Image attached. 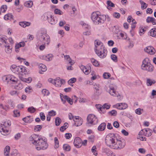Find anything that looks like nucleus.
<instances>
[{
	"label": "nucleus",
	"instance_id": "4",
	"mask_svg": "<svg viewBox=\"0 0 156 156\" xmlns=\"http://www.w3.org/2000/svg\"><path fill=\"white\" fill-rule=\"evenodd\" d=\"M11 70L14 73L19 75V76H23L25 74L26 69L25 67L22 66H17L12 65L10 67Z\"/></svg>",
	"mask_w": 156,
	"mask_h": 156
},
{
	"label": "nucleus",
	"instance_id": "49",
	"mask_svg": "<svg viewBox=\"0 0 156 156\" xmlns=\"http://www.w3.org/2000/svg\"><path fill=\"white\" fill-rule=\"evenodd\" d=\"M143 135V134H140V132L137 137V139L142 141H145L146 138Z\"/></svg>",
	"mask_w": 156,
	"mask_h": 156
},
{
	"label": "nucleus",
	"instance_id": "60",
	"mask_svg": "<svg viewBox=\"0 0 156 156\" xmlns=\"http://www.w3.org/2000/svg\"><path fill=\"white\" fill-rule=\"evenodd\" d=\"M91 151L94 155L95 156L97 155V151L96 150V147L95 146H94L92 147L91 149Z\"/></svg>",
	"mask_w": 156,
	"mask_h": 156
},
{
	"label": "nucleus",
	"instance_id": "32",
	"mask_svg": "<svg viewBox=\"0 0 156 156\" xmlns=\"http://www.w3.org/2000/svg\"><path fill=\"white\" fill-rule=\"evenodd\" d=\"M4 46L5 47V52L7 54H10L12 51V47L10 46L8 44H7Z\"/></svg>",
	"mask_w": 156,
	"mask_h": 156
},
{
	"label": "nucleus",
	"instance_id": "21",
	"mask_svg": "<svg viewBox=\"0 0 156 156\" xmlns=\"http://www.w3.org/2000/svg\"><path fill=\"white\" fill-rule=\"evenodd\" d=\"M73 144L76 147L79 148L82 145V141L80 138L76 137L74 140Z\"/></svg>",
	"mask_w": 156,
	"mask_h": 156
},
{
	"label": "nucleus",
	"instance_id": "47",
	"mask_svg": "<svg viewBox=\"0 0 156 156\" xmlns=\"http://www.w3.org/2000/svg\"><path fill=\"white\" fill-rule=\"evenodd\" d=\"M33 5V2L31 1H27L24 3V6L27 7H31Z\"/></svg>",
	"mask_w": 156,
	"mask_h": 156
},
{
	"label": "nucleus",
	"instance_id": "10",
	"mask_svg": "<svg viewBox=\"0 0 156 156\" xmlns=\"http://www.w3.org/2000/svg\"><path fill=\"white\" fill-rule=\"evenodd\" d=\"M95 54L101 58H104L106 56L107 51L105 47L94 50Z\"/></svg>",
	"mask_w": 156,
	"mask_h": 156
},
{
	"label": "nucleus",
	"instance_id": "52",
	"mask_svg": "<svg viewBox=\"0 0 156 156\" xmlns=\"http://www.w3.org/2000/svg\"><path fill=\"white\" fill-rule=\"evenodd\" d=\"M148 34L152 37H155L156 36V30H150L148 32Z\"/></svg>",
	"mask_w": 156,
	"mask_h": 156
},
{
	"label": "nucleus",
	"instance_id": "43",
	"mask_svg": "<svg viewBox=\"0 0 156 156\" xmlns=\"http://www.w3.org/2000/svg\"><path fill=\"white\" fill-rule=\"evenodd\" d=\"M13 16L12 14L8 13L5 15L4 18L5 20H7L12 19Z\"/></svg>",
	"mask_w": 156,
	"mask_h": 156
},
{
	"label": "nucleus",
	"instance_id": "39",
	"mask_svg": "<svg viewBox=\"0 0 156 156\" xmlns=\"http://www.w3.org/2000/svg\"><path fill=\"white\" fill-rule=\"evenodd\" d=\"M146 22L148 23L150 22L152 23V24L153 25H155L156 24V20L155 18H154L150 17H148L146 19Z\"/></svg>",
	"mask_w": 156,
	"mask_h": 156
},
{
	"label": "nucleus",
	"instance_id": "38",
	"mask_svg": "<svg viewBox=\"0 0 156 156\" xmlns=\"http://www.w3.org/2000/svg\"><path fill=\"white\" fill-rule=\"evenodd\" d=\"M90 62L95 67H99L100 64L99 62L94 58H91L90 59Z\"/></svg>",
	"mask_w": 156,
	"mask_h": 156
},
{
	"label": "nucleus",
	"instance_id": "61",
	"mask_svg": "<svg viewBox=\"0 0 156 156\" xmlns=\"http://www.w3.org/2000/svg\"><path fill=\"white\" fill-rule=\"evenodd\" d=\"M42 126L41 125H37L34 127V131L35 132L40 131L42 128Z\"/></svg>",
	"mask_w": 156,
	"mask_h": 156
},
{
	"label": "nucleus",
	"instance_id": "53",
	"mask_svg": "<svg viewBox=\"0 0 156 156\" xmlns=\"http://www.w3.org/2000/svg\"><path fill=\"white\" fill-rule=\"evenodd\" d=\"M32 88L30 86H28L26 87L25 89V92L29 94L31 93L32 91Z\"/></svg>",
	"mask_w": 156,
	"mask_h": 156
},
{
	"label": "nucleus",
	"instance_id": "30",
	"mask_svg": "<svg viewBox=\"0 0 156 156\" xmlns=\"http://www.w3.org/2000/svg\"><path fill=\"white\" fill-rule=\"evenodd\" d=\"M156 83L155 80L149 78L146 79V85L147 86H151L154 84Z\"/></svg>",
	"mask_w": 156,
	"mask_h": 156
},
{
	"label": "nucleus",
	"instance_id": "55",
	"mask_svg": "<svg viewBox=\"0 0 156 156\" xmlns=\"http://www.w3.org/2000/svg\"><path fill=\"white\" fill-rule=\"evenodd\" d=\"M63 150L66 151H70L71 149L70 146L68 144H64L63 145Z\"/></svg>",
	"mask_w": 156,
	"mask_h": 156
},
{
	"label": "nucleus",
	"instance_id": "40",
	"mask_svg": "<svg viewBox=\"0 0 156 156\" xmlns=\"http://www.w3.org/2000/svg\"><path fill=\"white\" fill-rule=\"evenodd\" d=\"M60 98L61 100L62 101L63 104H65L67 99H68L69 97L67 95H63L62 94H60Z\"/></svg>",
	"mask_w": 156,
	"mask_h": 156
},
{
	"label": "nucleus",
	"instance_id": "14",
	"mask_svg": "<svg viewBox=\"0 0 156 156\" xmlns=\"http://www.w3.org/2000/svg\"><path fill=\"white\" fill-rule=\"evenodd\" d=\"M44 17L47 19L48 22L51 24H55L57 22V18L56 17H54L51 15L48 16L46 14L44 15Z\"/></svg>",
	"mask_w": 156,
	"mask_h": 156
},
{
	"label": "nucleus",
	"instance_id": "46",
	"mask_svg": "<svg viewBox=\"0 0 156 156\" xmlns=\"http://www.w3.org/2000/svg\"><path fill=\"white\" fill-rule=\"evenodd\" d=\"M9 74L4 75L2 77V80L3 82H7L8 83H9Z\"/></svg>",
	"mask_w": 156,
	"mask_h": 156
},
{
	"label": "nucleus",
	"instance_id": "3",
	"mask_svg": "<svg viewBox=\"0 0 156 156\" xmlns=\"http://www.w3.org/2000/svg\"><path fill=\"white\" fill-rule=\"evenodd\" d=\"M91 19L95 24H101L104 22L106 16H105L101 15L100 12L97 11L92 13Z\"/></svg>",
	"mask_w": 156,
	"mask_h": 156
},
{
	"label": "nucleus",
	"instance_id": "37",
	"mask_svg": "<svg viewBox=\"0 0 156 156\" xmlns=\"http://www.w3.org/2000/svg\"><path fill=\"white\" fill-rule=\"evenodd\" d=\"M106 126V124L105 122H103L99 126L98 128V129L99 131H104L105 128Z\"/></svg>",
	"mask_w": 156,
	"mask_h": 156
},
{
	"label": "nucleus",
	"instance_id": "11",
	"mask_svg": "<svg viewBox=\"0 0 156 156\" xmlns=\"http://www.w3.org/2000/svg\"><path fill=\"white\" fill-rule=\"evenodd\" d=\"M95 54L101 58H104L106 56L107 51L105 47L94 50Z\"/></svg>",
	"mask_w": 156,
	"mask_h": 156
},
{
	"label": "nucleus",
	"instance_id": "1",
	"mask_svg": "<svg viewBox=\"0 0 156 156\" xmlns=\"http://www.w3.org/2000/svg\"><path fill=\"white\" fill-rule=\"evenodd\" d=\"M105 143L111 148L116 150L123 148L126 144L123 138H119L117 135L113 133H109L106 135Z\"/></svg>",
	"mask_w": 156,
	"mask_h": 156
},
{
	"label": "nucleus",
	"instance_id": "18",
	"mask_svg": "<svg viewBox=\"0 0 156 156\" xmlns=\"http://www.w3.org/2000/svg\"><path fill=\"white\" fill-rule=\"evenodd\" d=\"M144 51L145 52L150 55H154L155 53V49L151 46L146 47L144 49Z\"/></svg>",
	"mask_w": 156,
	"mask_h": 156
},
{
	"label": "nucleus",
	"instance_id": "44",
	"mask_svg": "<svg viewBox=\"0 0 156 156\" xmlns=\"http://www.w3.org/2000/svg\"><path fill=\"white\" fill-rule=\"evenodd\" d=\"M7 108L8 109H12L14 106V103L11 101H9L8 102V104L7 106Z\"/></svg>",
	"mask_w": 156,
	"mask_h": 156
},
{
	"label": "nucleus",
	"instance_id": "34",
	"mask_svg": "<svg viewBox=\"0 0 156 156\" xmlns=\"http://www.w3.org/2000/svg\"><path fill=\"white\" fill-rule=\"evenodd\" d=\"M79 25L82 26L83 28L88 29L91 28L90 25L88 24L85 23L83 21H80L79 23Z\"/></svg>",
	"mask_w": 156,
	"mask_h": 156
},
{
	"label": "nucleus",
	"instance_id": "24",
	"mask_svg": "<svg viewBox=\"0 0 156 156\" xmlns=\"http://www.w3.org/2000/svg\"><path fill=\"white\" fill-rule=\"evenodd\" d=\"M90 75L91 76L90 79L92 80H98L100 78V76L97 74L95 71L94 70L91 71Z\"/></svg>",
	"mask_w": 156,
	"mask_h": 156
},
{
	"label": "nucleus",
	"instance_id": "45",
	"mask_svg": "<svg viewBox=\"0 0 156 156\" xmlns=\"http://www.w3.org/2000/svg\"><path fill=\"white\" fill-rule=\"evenodd\" d=\"M23 88V85L21 83H19L17 85L15 86L14 88L17 90H21Z\"/></svg>",
	"mask_w": 156,
	"mask_h": 156
},
{
	"label": "nucleus",
	"instance_id": "20",
	"mask_svg": "<svg viewBox=\"0 0 156 156\" xmlns=\"http://www.w3.org/2000/svg\"><path fill=\"white\" fill-rule=\"evenodd\" d=\"M152 133L151 130L148 128L143 129L140 131V134H143L144 135L147 136H150Z\"/></svg>",
	"mask_w": 156,
	"mask_h": 156
},
{
	"label": "nucleus",
	"instance_id": "59",
	"mask_svg": "<svg viewBox=\"0 0 156 156\" xmlns=\"http://www.w3.org/2000/svg\"><path fill=\"white\" fill-rule=\"evenodd\" d=\"M27 111L29 112L32 113L35 112L36 111V109L33 106H31L28 108Z\"/></svg>",
	"mask_w": 156,
	"mask_h": 156
},
{
	"label": "nucleus",
	"instance_id": "63",
	"mask_svg": "<svg viewBox=\"0 0 156 156\" xmlns=\"http://www.w3.org/2000/svg\"><path fill=\"white\" fill-rule=\"evenodd\" d=\"M111 58L112 60L115 62H117L118 61L117 57L116 55L112 54L111 55Z\"/></svg>",
	"mask_w": 156,
	"mask_h": 156
},
{
	"label": "nucleus",
	"instance_id": "28",
	"mask_svg": "<svg viewBox=\"0 0 156 156\" xmlns=\"http://www.w3.org/2000/svg\"><path fill=\"white\" fill-rule=\"evenodd\" d=\"M81 69L85 75L89 74L91 71V69L90 67L87 68L83 66H81Z\"/></svg>",
	"mask_w": 156,
	"mask_h": 156
},
{
	"label": "nucleus",
	"instance_id": "12",
	"mask_svg": "<svg viewBox=\"0 0 156 156\" xmlns=\"http://www.w3.org/2000/svg\"><path fill=\"white\" fill-rule=\"evenodd\" d=\"M38 57L39 59L41 60L49 62L51 61L53 59L54 56L51 54H47L46 55L41 54L38 55Z\"/></svg>",
	"mask_w": 156,
	"mask_h": 156
},
{
	"label": "nucleus",
	"instance_id": "56",
	"mask_svg": "<svg viewBox=\"0 0 156 156\" xmlns=\"http://www.w3.org/2000/svg\"><path fill=\"white\" fill-rule=\"evenodd\" d=\"M9 94L11 96H18L19 94V92L16 90H12L10 92Z\"/></svg>",
	"mask_w": 156,
	"mask_h": 156
},
{
	"label": "nucleus",
	"instance_id": "19",
	"mask_svg": "<svg viewBox=\"0 0 156 156\" xmlns=\"http://www.w3.org/2000/svg\"><path fill=\"white\" fill-rule=\"evenodd\" d=\"M25 45V42L24 41L16 43L15 47V50L16 52V53L19 52L20 51V48L24 47Z\"/></svg>",
	"mask_w": 156,
	"mask_h": 156
},
{
	"label": "nucleus",
	"instance_id": "7",
	"mask_svg": "<svg viewBox=\"0 0 156 156\" xmlns=\"http://www.w3.org/2000/svg\"><path fill=\"white\" fill-rule=\"evenodd\" d=\"M98 119L97 117L94 114H90L87 117V125L90 126L98 123Z\"/></svg>",
	"mask_w": 156,
	"mask_h": 156
},
{
	"label": "nucleus",
	"instance_id": "54",
	"mask_svg": "<svg viewBox=\"0 0 156 156\" xmlns=\"http://www.w3.org/2000/svg\"><path fill=\"white\" fill-rule=\"evenodd\" d=\"M140 2L141 5V8L142 9H146L147 6V4L142 0H140Z\"/></svg>",
	"mask_w": 156,
	"mask_h": 156
},
{
	"label": "nucleus",
	"instance_id": "31",
	"mask_svg": "<svg viewBox=\"0 0 156 156\" xmlns=\"http://www.w3.org/2000/svg\"><path fill=\"white\" fill-rule=\"evenodd\" d=\"M19 78L22 81L28 83H30L32 80V79L31 77H29L27 78H23L22 76H19Z\"/></svg>",
	"mask_w": 156,
	"mask_h": 156
},
{
	"label": "nucleus",
	"instance_id": "58",
	"mask_svg": "<svg viewBox=\"0 0 156 156\" xmlns=\"http://www.w3.org/2000/svg\"><path fill=\"white\" fill-rule=\"evenodd\" d=\"M117 114V111L115 110H113L108 112L109 115L111 116H115Z\"/></svg>",
	"mask_w": 156,
	"mask_h": 156
},
{
	"label": "nucleus",
	"instance_id": "23",
	"mask_svg": "<svg viewBox=\"0 0 156 156\" xmlns=\"http://www.w3.org/2000/svg\"><path fill=\"white\" fill-rule=\"evenodd\" d=\"M38 67L39 69V73L41 74H43V73L47 70L46 66L43 64L41 63L38 65Z\"/></svg>",
	"mask_w": 156,
	"mask_h": 156
},
{
	"label": "nucleus",
	"instance_id": "8",
	"mask_svg": "<svg viewBox=\"0 0 156 156\" xmlns=\"http://www.w3.org/2000/svg\"><path fill=\"white\" fill-rule=\"evenodd\" d=\"M108 88L109 93L111 95L116 97L119 99H122V97L116 91V87L114 85L110 84L108 86Z\"/></svg>",
	"mask_w": 156,
	"mask_h": 156
},
{
	"label": "nucleus",
	"instance_id": "42",
	"mask_svg": "<svg viewBox=\"0 0 156 156\" xmlns=\"http://www.w3.org/2000/svg\"><path fill=\"white\" fill-rule=\"evenodd\" d=\"M107 8L109 10H111V7H115V5L110 0L107 1Z\"/></svg>",
	"mask_w": 156,
	"mask_h": 156
},
{
	"label": "nucleus",
	"instance_id": "35",
	"mask_svg": "<svg viewBox=\"0 0 156 156\" xmlns=\"http://www.w3.org/2000/svg\"><path fill=\"white\" fill-rule=\"evenodd\" d=\"M10 147L9 146H6L5 148L4 151V156H9L10 152Z\"/></svg>",
	"mask_w": 156,
	"mask_h": 156
},
{
	"label": "nucleus",
	"instance_id": "5",
	"mask_svg": "<svg viewBox=\"0 0 156 156\" xmlns=\"http://www.w3.org/2000/svg\"><path fill=\"white\" fill-rule=\"evenodd\" d=\"M11 124V121L9 120H6L0 125V131L2 135H6L9 133Z\"/></svg>",
	"mask_w": 156,
	"mask_h": 156
},
{
	"label": "nucleus",
	"instance_id": "22",
	"mask_svg": "<svg viewBox=\"0 0 156 156\" xmlns=\"http://www.w3.org/2000/svg\"><path fill=\"white\" fill-rule=\"evenodd\" d=\"M75 124L76 126H80L83 123V120L79 116H75L74 121Z\"/></svg>",
	"mask_w": 156,
	"mask_h": 156
},
{
	"label": "nucleus",
	"instance_id": "16",
	"mask_svg": "<svg viewBox=\"0 0 156 156\" xmlns=\"http://www.w3.org/2000/svg\"><path fill=\"white\" fill-rule=\"evenodd\" d=\"M94 51L105 47L103 44L99 40L97 39L94 41Z\"/></svg>",
	"mask_w": 156,
	"mask_h": 156
},
{
	"label": "nucleus",
	"instance_id": "2",
	"mask_svg": "<svg viewBox=\"0 0 156 156\" xmlns=\"http://www.w3.org/2000/svg\"><path fill=\"white\" fill-rule=\"evenodd\" d=\"M29 143L35 146L37 150H45L48 147V144L46 139L39 135L33 134L29 138Z\"/></svg>",
	"mask_w": 156,
	"mask_h": 156
},
{
	"label": "nucleus",
	"instance_id": "48",
	"mask_svg": "<svg viewBox=\"0 0 156 156\" xmlns=\"http://www.w3.org/2000/svg\"><path fill=\"white\" fill-rule=\"evenodd\" d=\"M76 80V79L75 78H73L68 81V83L71 86H73V83H75Z\"/></svg>",
	"mask_w": 156,
	"mask_h": 156
},
{
	"label": "nucleus",
	"instance_id": "15",
	"mask_svg": "<svg viewBox=\"0 0 156 156\" xmlns=\"http://www.w3.org/2000/svg\"><path fill=\"white\" fill-rule=\"evenodd\" d=\"M94 93L93 96L94 98L95 99L97 98L98 96L100 94V87L98 84H95L94 85Z\"/></svg>",
	"mask_w": 156,
	"mask_h": 156
},
{
	"label": "nucleus",
	"instance_id": "29",
	"mask_svg": "<svg viewBox=\"0 0 156 156\" xmlns=\"http://www.w3.org/2000/svg\"><path fill=\"white\" fill-rule=\"evenodd\" d=\"M103 151L105 153L107 156H115V154L108 148H104Z\"/></svg>",
	"mask_w": 156,
	"mask_h": 156
},
{
	"label": "nucleus",
	"instance_id": "26",
	"mask_svg": "<svg viewBox=\"0 0 156 156\" xmlns=\"http://www.w3.org/2000/svg\"><path fill=\"white\" fill-rule=\"evenodd\" d=\"M7 37L6 36L0 35V46H5L7 44Z\"/></svg>",
	"mask_w": 156,
	"mask_h": 156
},
{
	"label": "nucleus",
	"instance_id": "17",
	"mask_svg": "<svg viewBox=\"0 0 156 156\" xmlns=\"http://www.w3.org/2000/svg\"><path fill=\"white\" fill-rule=\"evenodd\" d=\"M65 83L64 80L61 79L59 77H57L55 78V82L54 85L57 87H61L62 84Z\"/></svg>",
	"mask_w": 156,
	"mask_h": 156
},
{
	"label": "nucleus",
	"instance_id": "64",
	"mask_svg": "<svg viewBox=\"0 0 156 156\" xmlns=\"http://www.w3.org/2000/svg\"><path fill=\"white\" fill-rule=\"evenodd\" d=\"M134 42L131 41L129 40V45H128V48H132L134 45Z\"/></svg>",
	"mask_w": 156,
	"mask_h": 156
},
{
	"label": "nucleus",
	"instance_id": "25",
	"mask_svg": "<svg viewBox=\"0 0 156 156\" xmlns=\"http://www.w3.org/2000/svg\"><path fill=\"white\" fill-rule=\"evenodd\" d=\"M9 83L15 84L17 83L18 81V78L14 75L9 74Z\"/></svg>",
	"mask_w": 156,
	"mask_h": 156
},
{
	"label": "nucleus",
	"instance_id": "41",
	"mask_svg": "<svg viewBox=\"0 0 156 156\" xmlns=\"http://www.w3.org/2000/svg\"><path fill=\"white\" fill-rule=\"evenodd\" d=\"M19 25L23 28H25L27 26H29L30 24V23L26 21L20 22L19 23Z\"/></svg>",
	"mask_w": 156,
	"mask_h": 156
},
{
	"label": "nucleus",
	"instance_id": "62",
	"mask_svg": "<svg viewBox=\"0 0 156 156\" xmlns=\"http://www.w3.org/2000/svg\"><path fill=\"white\" fill-rule=\"evenodd\" d=\"M54 12L56 14L61 15L63 14V12L58 9H54Z\"/></svg>",
	"mask_w": 156,
	"mask_h": 156
},
{
	"label": "nucleus",
	"instance_id": "36",
	"mask_svg": "<svg viewBox=\"0 0 156 156\" xmlns=\"http://www.w3.org/2000/svg\"><path fill=\"white\" fill-rule=\"evenodd\" d=\"M64 59L72 66L74 64V61L72 60L69 55H66L64 56Z\"/></svg>",
	"mask_w": 156,
	"mask_h": 156
},
{
	"label": "nucleus",
	"instance_id": "9",
	"mask_svg": "<svg viewBox=\"0 0 156 156\" xmlns=\"http://www.w3.org/2000/svg\"><path fill=\"white\" fill-rule=\"evenodd\" d=\"M40 37L41 41L45 45H48L50 41L49 36L45 33L41 32L38 34Z\"/></svg>",
	"mask_w": 156,
	"mask_h": 156
},
{
	"label": "nucleus",
	"instance_id": "6",
	"mask_svg": "<svg viewBox=\"0 0 156 156\" xmlns=\"http://www.w3.org/2000/svg\"><path fill=\"white\" fill-rule=\"evenodd\" d=\"M141 68L143 70L150 72H152L154 69V67L151 64L150 60L147 58H145L143 61Z\"/></svg>",
	"mask_w": 156,
	"mask_h": 156
},
{
	"label": "nucleus",
	"instance_id": "51",
	"mask_svg": "<svg viewBox=\"0 0 156 156\" xmlns=\"http://www.w3.org/2000/svg\"><path fill=\"white\" fill-rule=\"evenodd\" d=\"M111 76V75L110 73L107 72H105L102 75L103 77L105 79H108Z\"/></svg>",
	"mask_w": 156,
	"mask_h": 156
},
{
	"label": "nucleus",
	"instance_id": "27",
	"mask_svg": "<svg viewBox=\"0 0 156 156\" xmlns=\"http://www.w3.org/2000/svg\"><path fill=\"white\" fill-rule=\"evenodd\" d=\"M22 120L26 123H30L33 121L34 118L32 116L29 115L23 118Z\"/></svg>",
	"mask_w": 156,
	"mask_h": 156
},
{
	"label": "nucleus",
	"instance_id": "57",
	"mask_svg": "<svg viewBox=\"0 0 156 156\" xmlns=\"http://www.w3.org/2000/svg\"><path fill=\"white\" fill-rule=\"evenodd\" d=\"M13 116L15 117H17L20 116V114L19 111L17 110H15L13 111Z\"/></svg>",
	"mask_w": 156,
	"mask_h": 156
},
{
	"label": "nucleus",
	"instance_id": "33",
	"mask_svg": "<svg viewBox=\"0 0 156 156\" xmlns=\"http://www.w3.org/2000/svg\"><path fill=\"white\" fill-rule=\"evenodd\" d=\"M96 108L98 109V112L101 114H104L105 112L106 111L105 109H104V108H103V106L101 105L98 104L96 105L95 106Z\"/></svg>",
	"mask_w": 156,
	"mask_h": 156
},
{
	"label": "nucleus",
	"instance_id": "50",
	"mask_svg": "<svg viewBox=\"0 0 156 156\" xmlns=\"http://www.w3.org/2000/svg\"><path fill=\"white\" fill-rule=\"evenodd\" d=\"M54 147L55 149L58 148L59 147V141L56 137L54 138Z\"/></svg>",
	"mask_w": 156,
	"mask_h": 156
},
{
	"label": "nucleus",
	"instance_id": "13",
	"mask_svg": "<svg viewBox=\"0 0 156 156\" xmlns=\"http://www.w3.org/2000/svg\"><path fill=\"white\" fill-rule=\"evenodd\" d=\"M128 107L127 104L125 103H119L112 105V107L120 110H124Z\"/></svg>",
	"mask_w": 156,
	"mask_h": 156
}]
</instances>
